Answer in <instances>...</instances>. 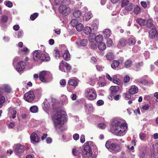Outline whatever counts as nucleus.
Here are the masks:
<instances>
[{
	"label": "nucleus",
	"mask_w": 158,
	"mask_h": 158,
	"mask_svg": "<svg viewBox=\"0 0 158 158\" xmlns=\"http://www.w3.org/2000/svg\"><path fill=\"white\" fill-rule=\"evenodd\" d=\"M96 38V35L94 33L90 34L89 38V40L91 42H93Z\"/></svg>",
	"instance_id": "37"
},
{
	"label": "nucleus",
	"mask_w": 158,
	"mask_h": 158,
	"mask_svg": "<svg viewBox=\"0 0 158 158\" xmlns=\"http://www.w3.org/2000/svg\"><path fill=\"white\" fill-rule=\"evenodd\" d=\"M146 24L147 27L149 28L152 29L155 28V26L152 23V20L151 19H149L147 21H146Z\"/></svg>",
	"instance_id": "23"
},
{
	"label": "nucleus",
	"mask_w": 158,
	"mask_h": 158,
	"mask_svg": "<svg viewBox=\"0 0 158 158\" xmlns=\"http://www.w3.org/2000/svg\"><path fill=\"white\" fill-rule=\"evenodd\" d=\"M123 96L126 100H128L131 98V95L126 93H124L123 94Z\"/></svg>",
	"instance_id": "56"
},
{
	"label": "nucleus",
	"mask_w": 158,
	"mask_h": 158,
	"mask_svg": "<svg viewBox=\"0 0 158 158\" xmlns=\"http://www.w3.org/2000/svg\"><path fill=\"white\" fill-rule=\"evenodd\" d=\"M15 126V124L14 122H10L9 125H8V127L10 129L13 128Z\"/></svg>",
	"instance_id": "59"
},
{
	"label": "nucleus",
	"mask_w": 158,
	"mask_h": 158,
	"mask_svg": "<svg viewBox=\"0 0 158 158\" xmlns=\"http://www.w3.org/2000/svg\"><path fill=\"white\" fill-rule=\"evenodd\" d=\"M149 108V106L148 104L142 106L141 109L144 110H148Z\"/></svg>",
	"instance_id": "58"
},
{
	"label": "nucleus",
	"mask_w": 158,
	"mask_h": 158,
	"mask_svg": "<svg viewBox=\"0 0 158 158\" xmlns=\"http://www.w3.org/2000/svg\"><path fill=\"white\" fill-rule=\"evenodd\" d=\"M33 58L35 61H38L39 59H40V54L39 51L36 50L34 51L33 54Z\"/></svg>",
	"instance_id": "20"
},
{
	"label": "nucleus",
	"mask_w": 158,
	"mask_h": 158,
	"mask_svg": "<svg viewBox=\"0 0 158 158\" xmlns=\"http://www.w3.org/2000/svg\"><path fill=\"white\" fill-rule=\"evenodd\" d=\"M8 18L7 16L5 15H3L2 17L1 21L2 22L6 23L7 22Z\"/></svg>",
	"instance_id": "54"
},
{
	"label": "nucleus",
	"mask_w": 158,
	"mask_h": 158,
	"mask_svg": "<svg viewBox=\"0 0 158 158\" xmlns=\"http://www.w3.org/2000/svg\"><path fill=\"white\" fill-rule=\"evenodd\" d=\"M91 141H87L85 143V145L83 152V158H96L95 156L92 154L90 146L92 144Z\"/></svg>",
	"instance_id": "4"
},
{
	"label": "nucleus",
	"mask_w": 158,
	"mask_h": 158,
	"mask_svg": "<svg viewBox=\"0 0 158 158\" xmlns=\"http://www.w3.org/2000/svg\"><path fill=\"white\" fill-rule=\"evenodd\" d=\"M4 91L9 93L11 91V89L8 85H4L0 86V92L3 93Z\"/></svg>",
	"instance_id": "12"
},
{
	"label": "nucleus",
	"mask_w": 158,
	"mask_h": 158,
	"mask_svg": "<svg viewBox=\"0 0 158 158\" xmlns=\"http://www.w3.org/2000/svg\"><path fill=\"white\" fill-rule=\"evenodd\" d=\"M53 53L54 55V56L56 58L57 57L59 58L60 55L59 53V50L57 49L54 50Z\"/></svg>",
	"instance_id": "49"
},
{
	"label": "nucleus",
	"mask_w": 158,
	"mask_h": 158,
	"mask_svg": "<svg viewBox=\"0 0 158 158\" xmlns=\"http://www.w3.org/2000/svg\"><path fill=\"white\" fill-rule=\"evenodd\" d=\"M73 137L75 140H77L79 139V135L78 134H75L73 135Z\"/></svg>",
	"instance_id": "61"
},
{
	"label": "nucleus",
	"mask_w": 158,
	"mask_h": 158,
	"mask_svg": "<svg viewBox=\"0 0 158 158\" xmlns=\"http://www.w3.org/2000/svg\"><path fill=\"white\" fill-rule=\"evenodd\" d=\"M30 110L31 112L33 113H35L38 112V108L36 106H33L30 107Z\"/></svg>",
	"instance_id": "29"
},
{
	"label": "nucleus",
	"mask_w": 158,
	"mask_h": 158,
	"mask_svg": "<svg viewBox=\"0 0 158 158\" xmlns=\"http://www.w3.org/2000/svg\"><path fill=\"white\" fill-rule=\"evenodd\" d=\"M106 58L107 60H111L114 59V56L113 53L112 52H109L106 55Z\"/></svg>",
	"instance_id": "28"
},
{
	"label": "nucleus",
	"mask_w": 158,
	"mask_h": 158,
	"mask_svg": "<svg viewBox=\"0 0 158 158\" xmlns=\"http://www.w3.org/2000/svg\"><path fill=\"white\" fill-rule=\"evenodd\" d=\"M98 47L99 50H103L106 49V45L105 43L102 42L98 45Z\"/></svg>",
	"instance_id": "39"
},
{
	"label": "nucleus",
	"mask_w": 158,
	"mask_h": 158,
	"mask_svg": "<svg viewBox=\"0 0 158 158\" xmlns=\"http://www.w3.org/2000/svg\"><path fill=\"white\" fill-rule=\"evenodd\" d=\"M148 150V148L147 146H141L139 149V157L140 158H143Z\"/></svg>",
	"instance_id": "10"
},
{
	"label": "nucleus",
	"mask_w": 158,
	"mask_h": 158,
	"mask_svg": "<svg viewBox=\"0 0 158 158\" xmlns=\"http://www.w3.org/2000/svg\"><path fill=\"white\" fill-rule=\"evenodd\" d=\"M105 146L110 152L114 154L119 152L122 148L120 145L116 143H112L110 140L106 142Z\"/></svg>",
	"instance_id": "3"
},
{
	"label": "nucleus",
	"mask_w": 158,
	"mask_h": 158,
	"mask_svg": "<svg viewBox=\"0 0 158 158\" xmlns=\"http://www.w3.org/2000/svg\"><path fill=\"white\" fill-rule=\"evenodd\" d=\"M85 93L87 98L89 100H94L97 97L96 92L93 88L86 89L85 90Z\"/></svg>",
	"instance_id": "6"
},
{
	"label": "nucleus",
	"mask_w": 158,
	"mask_h": 158,
	"mask_svg": "<svg viewBox=\"0 0 158 158\" xmlns=\"http://www.w3.org/2000/svg\"><path fill=\"white\" fill-rule=\"evenodd\" d=\"M64 66L67 69H70L72 68L70 65L66 62L62 60L60 63V69L61 68V67Z\"/></svg>",
	"instance_id": "24"
},
{
	"label": "nucleus",
	"mask_w": 158,
	"mask_h": 158,
	"mask_svg": "<svg viewBox=\"0 0 158 158\" xmlns=\"http://www.w3.org/2000/svg\"><path fill=\"white\" fill-rule=\"evenodd\" d=\"M85 107L86 108V109L88 110L90 112L93 111V108L92 104H87L85 105Z\"/></svg>",
	"instance_id": "44"
},
{
	"label": "nucleus",
	"mask_w": 158,
	"mask_h": 158,
	"mask_svg": "<svg viewBox=\"0 0 158 158\" xmlns=\"http://www.w3.org/2000/svg\"><path fill=\"white\" fill-rule=\"evenodd\" d=\"M62 97L61 100L62 104L66 105L68 103V100L67 96L66 95H63L62 96Z\"/></svg>",
	"instance_id": "38"
},
{
	"label": "nucleus",
	"mask_w": 158,
	"mask_h": 158,
	"mask_svg": "<svg viewBox=\"0 0 158 158\" xmlns=\"http://www.w3.org/2000/svg\"><path fill=\"white\" fill-rule=\"evenodd\" d=\"M90 44V48L92 49H95L97 48V45L95 43L91 42Z\"/></svg>",
	"instance_id": "55"
},
{
	"label": "nucleus",
	"mask_w": 158,
	"mask_h": 158,
	"mask_svg": "<svg viewBox=\"0 0 158 158\" xmlns=\"http://www.w3.org/2000/svg\"><path fill=\"white\" fill-rule=\"evenodd\" d=\"M132 64V61L130 60H127L125 63V67L126 68H129Z\"/></svg>",
	"instance_id": "40"
},
{
	"label": "nucleus",
	"mask_w": 158,
	"mask_h": 158,
	"mask_svg": "<svg viewBox=\"0 0 158 158\" xmlns=\"http://www.w3.org/2000/svg\"><path fill=\"white\" fill-rule=\"evenodd\" d=\"M55 3L56 5L63 4L64 0H55Z\"/></svg>",
	"instance_id": "57"
},
{
	"label": "nucleus",
	"mask_w": 158,
	"mask_h": 158,
	"mask_svg": "<svg viewBox=\"0 0 158 158\" xmlns=\"http://www.w3.org/2000/svg\"><path fill=\"white\" fill-rule=\"evenodd\" d=\"M85 140V136L84 135H81L80 138V141L81 143H84Z\"/></svg>",
	"instance_id": "62"
},
{
	"label": "nucleus",
	"mask_w": 158,
	"mask_h": 158,
	"mask_svg": "<svg viewBox=\"0 0 158 158\" xmlns=\"http://www.w3.org/2000/svg\"><path fill=\"white\" fill-rule=\"evenodd\" d=\"M59 10L60 13L65 15H67L71 12L70 8L65 5L60 6L59 8Z\"/></svg>",
	"instance_id": "7"
},
{
	"label": "nucleus",
	"mask_w": 158,
	"mask_h": 158,
	"mask_svg": "<svg viewBox=\"0 0 158 158\" xmlns=\"http://www.w3.org/2000/svg\"><path fill=\"white\" fill-rule=\"evenodd\" d=\"M134 7V5L132 3H129L125 7V9L127 11H131Z\"/></svg>",
	"instance_id": "36"
},
{
	"label": "nucleus",
	"mask_w": 158,
	"mask_h": 158,
	"mask_svg": "<svg viewBox=\"0 0 158 158\" xmlns=\"http://www.w3.org/2000/svg\"><path fill=\"white\" fill-rule=\"evenodd\" d=\"M129 1L127 0H123L122 2V6L125 7L129 4Z\"/></svg>",
	"instance_id": "51"
},
{
	"label": "nucleus",
	"mask_w": 158,
	"mask_h": 158,
	"mask_svg": "<svg viewBox=\"0 0 158 158\" xmlns=\"http://www.w3.org/2000/svg\"><path fill=\"white\" fill-rule=\"evenodd\" d=\"M92 16V14L90 12L86 13L83 16V20L85 21H88Z\"/></svg>",
	"instance_id": "19"
},
{
	"label": "nucleus",
	"mask_w": 158,
	"mask_h": 158,
	"mask_svg": "<svg viewBox=\"0 0 158 158\" xmlns=\"http://www.w3.org/2000/svg\"><path fill=\"white\" fill-rule=\"evenodd\" d=\"M30 139L31 142L34 143H37L39 141L40 138L34 132L32 133L30 136Z\"/></svg>",
	"instance_id": "14"
},
{
	"label": "nucleus",
	"mask_w": 158,
	"mask_h": 158,
	"mask_svg": "<svg viewBox=\"0 0 158 158\" xmlns=\"http://www.w3.org/2000/svg\"><path fill=\"white\" fill-rule=\"evenodd\" d=\"M133 12L135 14L138 15L141 12L140 8L138 6H137L134 8Z\"/></svg>",
	"instance_id": "31"
},
{
	"label": "nucleus",
	"mask_w": 158,
	"mask_h": 158,
	"mask_svg": "<svg viewBox=\"0 0 158 158\" xmlns=\"http://www.w3.org/2000/svg\"><path fill=\"white\" fill-rule=\"evenodd\" d=\"M136 21L141 26H145L146 24V21L140 18H138Z\"/></svg>",
	"instance_id": "25"
},
{
	"label": "nucleus",
	"mask_w": 158,
	"mask_h": 158,
	"mask_svg": "<svg viewBox=\"0 0 158 158\" xmlns=\"http://www.w3.org/2000/svg\"><path fill=\"white\" fill-rule=\"evenodd\" d=\"M103 33L105 37L108 38L110 35V31L109 29H106L103 31Z\"/></svg>",
	"instance_id": "35"
},
{
	"label": "nucleus",
	"mask_w": 158,
	"mask_h": 158,
	"mask_svg": "<svg viewBox=\"0 0 158 158\" xmlns=\"http://www.w3.org/2000/svg\"><path fill=\"white\" fill-rule=\"evenodd\" d=\"M139 138L142 140H144L145 139L146 137V135L144 133H141L139 134Z\"/></svg>",
	"instance_id": "50"
},
{
	"label": "nucleus",
	"mask_w": 158,
	"mask_h": 158,
	"mask_svg": "<svg viewBox=\"0 0 158 158\" xmlns=\"http://www.w3.org/2000/svg\"><path fill=\"white\" fill-rule=\"evenodd\" d=\"M67 115L65 112L61 110L56 112L53 116L52 119L54 126L56 129L62 127L66 119Z\"/></svg>",
	"instance_id": "1"
},
{
	"label": "nucleus",
	"mask_w": 158,
	"mask_h": 158,
	"mask_svg": "<svg viewBox=\"0 0 158 158\" xmlns=\"http://www.w3.org/2000/svg\"><path fill=\"white\" fill-rule=\"evenodd\" d=\"M69 85L76 86L77 85V82L76 80L70 79L69 82Z\"/></svg>",
	"instance_id": "41"
},
{
	"label": "nucleus",
	"mask_w": 158,
	"mask_h": 158,
	"mask_svg": "<svg viewBox=\"0 0 158 158\" xmlns=\"http://www.w3.org/2000/svg\"><path fill=\"white\" fill-rule=\"evenodd\" d=\"M63 57L66 60H69L70 59V55L68 51H65L63 55Z\"/></svg>",
	"instance_id": "26"
},
{
	"label": "nucleus",
	"mask_w": 158,
	"mask_h": 158,
	"mask_svg": "<svg viewBox=\"0 0 158 158\" xmlns=\"http://www.w3.org/2000/svg\"><path fill=\"white\" fill-rule=\"evenodd\" d=\"M92 29L90 27H85L84 29V32L86 35L89 34L91 32Z\"/></svg>",
	"instance_id": "30"
},
{
	"label": "nucleus",
	"mask_w": 158,
	"mask_h": 158,
	"mask_svg": "<svg viewBox=\"0 0 158 158\" xmlns=\"http://www.w3.org/2000/svg\"><path fill=\"white\" fill-rule=\"evenodd\" d=\"M5 101V99L4 97L2 94H0V108H1L3 104Z\"/></svg>",
	"instance_id": "42"
},
{
	"label": "nucleus",
	"mask_w": 158,
	"mask_h": 158,
	"mask_svg": "<svg viewBox=\"0 0 158 158\" xmlns=\"http://www.w3.org/2000/svg\"><path fill=\"white\" fill-rule=\"evenodd\" d=\"M25 148L24 146L20 144H17L15 146L14 152L16 155H19L24 152Z\"/></svg>",
	"instance_id": "9"
},
{
	"label": "nucleus",
	"mask_w": 158,
	"mask_h": 158,
	"mask_svg": "<svg viewBox=\"0 0 158 158\" xmlns=\"http://www.w3.org/2000/svg\"><path fill=\"white\" fill-rule=\"evenodd\" d=\"M87 44V40L86 39H84L81 40L80 42V44L82 46H86Z\"/></svg>",
	"instance_id": "45"
},
{
	"label": "nucleus",
	"mask_w": 158,
	"mask_h": 158,
	"mask_svg": "<svg viewBox=\"0 0 158 158\" xmlns=\"http://www.w3.org/2000/svg\"><path fill=\"white\" fill-rule=\"evenodd\" d=\"M106 42V44L108 47L111 46L113 44V41L110 38L107 39Z\"/></svg>",
	"instance_id": "48"
},
{
	"label": "nucleus",
	"mask_w": 158,
	"mask_h": 158,
	"mask_svg": "<svg viewBox=\"0 0 158 158\" xmlns=\"http://www.w3.org/2000/svg\"><path fill=\"white\" fill-rule=\"evenodd\" d=\"M38 16V13H35L31 15L30 18L32 20H34Z\"/></svg>",
	"instance_id": "46"
},
{
	"label": "nucleus",
	"mask_w": 158,
	"mask_h": 158,
	"mask_svg": "<svg viewBox=\"0 0 158 158\" xmlns=\"http://www.w3.org/2000/svg\"><path fill=\"white\" fill-rule=\"evenodd\" d=\"M123 59H120L118 60H113L112 63L111 64V67L113 69H115L118 67L119 65L121 62L123 61Z\"/></svg>",
	"instance_id": "16"
},
{
	"label": "nucleus",
	"mask_w": 158,
	"mask_h": 158,
	"mask_svg": "<svg viewBox=\"0 0 158 158\" xmlns=\"http://www.w3.org/2000/svg\"><path fill=\"white\" fill-rule=\"evenodd\" d=\"M103 40V37L101 35H98L96 36L95 40L97 43L102 42Z\"/></svg>",
	"instance_id": "32"
},
{
	"label": "nucleus",
	"mask_w": 158,
	"mask_h": 158,
	"mask_svg": "<svg viewBox=\"0 0 158 158\" xmlns=\"http://www.w3.org/2000/svg\"><path fill=\"white\" fill-rule=\"evenodd\" d=\"M24 98L25 100L28 102L32 101L35 98L33 91H30L26 93L24 95Z\"/></svg>",
	"instance_id": "8"
},
{
	"label": "nucleus",
	"mask_w": 158,
	"mask_h": 158,
	"mask_svg": "<svg viewBox=\"0 0 158 158\" xmlns=\"http://www.w3.org/2000/svg\"><path fill=\"white\" fill-rule=\"evenodd\" d=\"M135 82L138 83L139 84H142L143 85H146L147 84V81L145 80H135Z\"/></svg>",
	"instance_id": "33"
},
{
	"label": "nucleus",
	"mask_w": 158,
	"mask_h": 158,
	"mask_svg": "<svg viewBox=\"0 0 158 158\" xmlns=\"http://www.w3.org/2000/svg\"><path fill=\"white\" fill-rule=\"evenodd\" d=\"M73 154L75 156L78 155L80 152H79L78 150L76 148H74L73 149L72 151Z\"/></svg>",
	"instance_id": "52"
},
{
	"label": "nucleus",
	"mask_w": 158,
	"mask_h": 158,
	"mask_svg": "<svg viewBox=\"0 0 158 158\" xmlns=\"http://www.w3.org/2000/svg\"><path fill=\"white\" fill-rule=\"evenodd\" d=\"M40 59L42 60L48 61L50 60V58L48 56H46L45 54H42L40 56Z\"/></svg>",
	"instance_id": "43"
},
{
	"label": "nucleus",
	"mask_w": 158,
	"mask_h": 158,
	"mask_svg": "<svg viewBox=\"0 0 158 158\" xmlns=\"http://www.w3.org/2000/svg\"><path fill=\"white\" fill-rule=\"evenodd\" d=\"M127 44L126 40L123 38H121L120 39L117 45V47L120 49L125 46Z\"/></svg>",
	"instance_id": "15"
},
{
	"label": "nucleus",
	"mask_w": 158,
	"mask_h": 158,
	"mask_svg": "<svg viewBox=\"0 0 158 158\" xmlns=\"http://www.w3.org/2000/svg\"><path fill=\"white\" fill-rule=\"evenodd\" d=\"M82 20L80 18L78 19H73L71 20L70 22V23L73 27L76 26L79 23L81 22Z\"/></svg>",
	"instance_id": "17"
},
{
	"label": "nucleus",
	"mask_w": 158,
	"mask_h": 158,
	"mask_svg": "<svg viewBox=\"0 0 158 158\" xmlns=\"http://www.w3.org/2000/svg\"><path fill=\"white\" fill-rule=\"evenodd\" d=\"M6 5L9 7H11L13 6L12 2L10 1H8L6 2Z\"/></svg>",
	"instance_id": "60"
},
{
	"label": "nucleus",
	"mask_w": 158,
	"mask_h": 158,
	"mask_svg": "<svg viewBox=\"0 0 158 158\" xmlns=\"http://www.w3.org/2000/svg\"><path fill=\"white\" fill-rule=\"evenodd\" d=\"M39 78L41 81L45 83L48 82L52 79V75L49 72L46 71H43L40 73Z\"/></svg>",
	"instance_id": "5"
},
{
	"label": "nucleus",
	"mask_w": 158,
	"mask_h": 158,
	"mask_svg": "<svg viewBox=\"0 0 158 158\" xmlns=\"http://www.w3.org/2000/svg\"><path fill=\"white\" fill-rule=\"evenodd\" d=\"M118 90V87L117 86H112L110 88L111 94L112 95L115 94Z\"/></svg>",
	"instance_id": "21"
},
{
	"label": "nucleus",
	"mask_w": 158,
	"mask_h": 158,
	"mask_svg": "<svg viewBox=\"0 0 158 158\" xmlns=\"http://www.w3.org/2000/svg\"><path fill=\"white\" fill-rule=\"evenodd\" d=\"M113 82L115 84L117 85H119L120 84V80L116 78V79H114L113 80Z\"/></svg>",
	"instance_id": "64"
},
{
	"label": "nucleus",
	"mask_w": 158,
	"mask_h": 158,
	"mask_svg": "<svg viewBox=\"0 0 158 158\" xmlns=\"http://www.w3.org/2000/svg\"><path fill=\"white\" fill-rule=\"evenodd\" d=\"M26 66L25 62L21 61L18 63L16 69H24Z\"/></svg>",
	"instance_id": "22"
},
{
	"label": "nucleus",
	"mask_w": 158,
	"mask_h": 158,
	"mask_svg": "<svg viewBox=\"0 0 158 158\" xmlns=\"http://www.w3.org/2000/svg\"><path fill=\"white\" fill-rule=\"evenodd\" d=\"M138 91V88L135 85H132L129 89V92L131 94H134L136 93Z\"/></svg>",
	"instance_id": "18"
},
{
	"label": "nucleus",
	"mask_w": 158,
	"mask_h": 158,
	"mask_svg": "<svg viewBox=\"0 0 158 158\" xmlns=\"http://www.w3.org/2000/svg\"><path fill=\"white\" fill-rule=\"evenodd\" d=\"M93 30H96L98 28V25L96 23H94L92 25Z\"/></svg>",
	"instance_id": "63"
},
{
	"label": "nucleus",
	"mask_w": 158,
	"mask_h": 158,
	"mask_svg": "<svg viewBox=\"0 0 158 158\" xmlns=\"http://www.w3.org/2000/svg\"><path fill=\"white\" fill-rule=\"evenodd\" d=\"M17 112L15 108H14L10 107L9 108L8 114L10 117H12L13 118H14L16 117V115Z\"/></svg>",
	"instance_id": "13"
},
{
	"label": "nucleus",
	"mask_w": 158,
	"mask_h": 158,
	"mask_svg": "<svg viewBox=\"0 0 158 158\" xmlns=\"http://www.w3.org/2000/svg\"><path fill=\"white\" fill-rule=\"evenodd\" d=\"M76 28L77 31H81L83 30L84 28V26L82 23H79L76 26Z\"/></svg>",
	"instance_id": "34"
},
{
	"label": "nucleus",
	"mask_w": 158,
	"mask_h": 158,
	"mask_svg": "<svg viewBox=\"0 0 158 158\" xmlns=\"http://www.w3.org/2000/svg\"><path fill=\"white\" fill-rule=\"evenodd\" d=\"M128 43L130 45H133L135 43V41L133 38H130L128 40Z\"/></svg>",
	"instance_id": "47"
},
{
	"label": "nucleus",
	"mask_w": 158,
	"mask_h": 158,
	"mask_svg": "<svg viewBox=\"0 0 158 158\" xmlns=\"http://www.w3.org/2000/svg\"><path fill=\"white\" fill-rule=\"evenodd\" d=\"M81 15V12L79 10H76L73 13V16L77 19L80 18L79 17Z\"/></svg>",
	"instance_id": "27"
},
{
	"label": "nucleus",
	"mask_w": 158,
	"mask_h": 158,
	"mask_svg": "<svg viewBox=\"0 0 158 158\" xmlns=\"http://www.w3.org/2000/svg\"><path fill=\"white\" fill-rule=\"evenodd\" d=\"M98 127L99 128L103 129L105 128L106 127V125L103 123L99 124L98 125Z\"/></svg>",
	"instance_id": "53"
},
{
	"label": "nucleus",
	"mask_w": 158,
	"mask_h": 158,
	"mask_svg": "<svg viewBox=\"0 0 158 158\" xmlns=\"http://www.w3.org/2000/svg\"><path fill=\"white\" fill-rule=\"evenodd\" d=\"M126 129L127 126L125 123H121L120 122L116 121L112 126L111 131L115 135L121 136L125 134Z\"/></svg>",
	"instance_id": "2"
},
{
	"label": "nucleus",
	"mask_w": 158,
	"mask_h": 158,
	"mask_svg": "<svg viewBox=\"0 0 158 158\" xmlns=\"http://www.w3.org/2000/svg\"><path fill=\"white\" fill-rule=\"evenodd\" d=\"M149 36L151 39L158 37V33L155 28H152L149 32Z\"/></svg>",
	"instance_id": "11"
}]
</instances>
